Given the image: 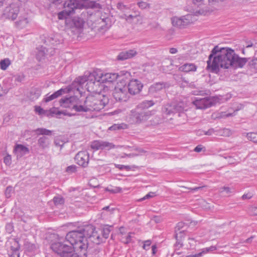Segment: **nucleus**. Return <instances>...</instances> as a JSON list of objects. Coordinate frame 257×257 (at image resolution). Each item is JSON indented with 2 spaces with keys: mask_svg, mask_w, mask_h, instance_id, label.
Segmentation results:
<instances>
[{
  "mask_svg": "<svg viewBox=\"0 0 257 257\" xmlns=\"http://www.w3.org/2000/svg\"><path fill=\"white\" fill-rule=\"evenodd\" d=\"M243 136H245L247 139L250 141H252L255 143H257V133L251 132L249 133H244L242 134Z\"/></svg>",
  "mask_w": 257,
  "mask_h": 257,
  "instance_id": "obj_32",
  "label": "nucleus"
},
{
  "mask_svg": "<svg viewBox=\"0 0 257 257\" xmlns=\"http://www.w3.org/2000/svg\"><path fill=\"white\" fill-rule=\"evenodd\" d=\"M154 102L153 100H144L140 103L139 104L137 105L136 108H138V109L145 110L151 106H152L154 105Z\"/></svg>",
  "mask_w": 257,
  "mask_h": 257,
  "instance_id": "obj_24",
  "label": "nucleus"
},
{
  "mask_svg": "<svg viewBox=\"0 0 257 257\" xmlns=\"http://www.w3.org/2000/svg\"><path fill=\"white\" fill-rule=\"evenodd\" d=\"M126 87L130 94L136 95L141 91L143 85L140 81L135 79L130 80Z\"/></svg>",
  "mask_w": 257,
  "mask_h": 257,
  "instance_id": "obj_12",
  "label": "nucleus"
},
{
  "mask_svg": "<svg viewBox=\"0 0 257 257\" xmlns=\"http://www.w3.org/2000/svg\"><path fill=\"white\" fill-rule=\"evenodd\" d=\"M110 232V230L109 227H104L102 231V234L103 235V237L104 239H106L109 237V234Z\"/></svg>",
  "mask_w": 257,
  "mask_h": 257,
  "instance_id": "obj_43",
  "label": "nucleus"
},
{
  "mask_svg": "<svg viewBox=\"0 0 257 257\" xmlns=\"http://www.w3.org/2000/svg\"><path fill=\"white\" fill-rule=\"evenodd\" d=\"M193 4L197 6L200 7L204 4V0H192Z\"/></svg>",
  "mask_w": 257,
  "mask_h": 257,
  "instance_id": "obj_54",
  "label": "nucleus"
},
{
  "mask_svg": "<svg viewBox=\"0 0 257 257\" xmlns=\"http://www.w3.org/2000/svg\"><path fill=\"white\" fill-rule=\"evenodd\" d=\"M250 65L253 66V67L257 69V58H253L250 62Z\"/></svg>",
  "mask_w": 257,
  "mask_h": 257,
  "instance_id": "obj_60",
  "label": "nucleus"
},
{
  "mask_svg": "<svg viewBox=\"0 0 257 257\" xmlns=\"http://www.w3.org/2000/svg\"><path fill=\"white\" fill-rule=\"evenodd\" d=\"M97 78L99 79V81H101L103 84L105 83H111L117 78L121 79L122 78H127L130 76V73L126 71H120L119 73H103L100 71H96Z\"/></svg>",
  "mask_w": 257,
  "mask_h": 257,
  "instance_id": "obj_8",
  "label": "nucleus"
},
{
  "mask_svg": "<svg viewBox=\"0 0 257 257\" xmlns=\"http://www.w3.org/2000/svg\"><path fill=\"white\" fill-rule=\"evenodd\" d=\"M4 163L6 165H10L11 161V157L10 155H7L4 158Z\"/></svg>",
  "mask_w": 257,
  "mask_h": 257,
  "instance_id": "obj_58",
  "label": "nucleus"
},
{
  "mask_svg": "<svg viewBox=\"0 0 257 257\" xmlns=\"http://www.w3.org/2000/svg\"><path fill=\"white\" fill-rule=\"evenodd\" d=\"M225 192L226 194H229L233 193L234 192V189L232 188H230L229 187H222L219 188V192L222 193Z\"/></svg>",
  "mask_w": 257,
  "mask_h": 257,
  "instance_id": "obj_36",
  "label": "nucleus"
},
{
  "mask_svg": "<svg viewBox=\"0 0 257 257\" xmlns=\"http://www.w3.org/2000/svg\"><path fill=\"white\" fill-rule=\"evenodd\" d=\"M71 22L73 23V25H74L75 28L78 29L82 28L84 25L83 20L78 17H74L73 21H71Z\"/></svg>",
  "mask_w": 257,
  "mask_h": 257,
  "instance_id": "obj_30",
  "label": "nucleus"
},
{
  "mask_svg": "<svg viewBox=\"0 0 257 257\" xmlns=\"http://www.w3.org/2000/svg\"><path fill=\"white\" fill-rule=\"evenodd\" d=\"M189 18L190 16L188 15L180 18L174 17L172 18V25L180 28H184L190 23Z\"/></svg>",
  "mask_w": 257,
  "mask_h": 257,
  "instance_id": "obj_14",
  "label": "nucleus"
},
{
  "mask_svg": "<svg viewBox=\"0 0 257 257\" xmlns=\"http://www.w3.org/2000/svg\"><path fill=\"white\" fill-rule=\"evenodd\" d=\"M200 204L203 209L206 210H209L211 208L209 204L204 200H202L200 201Z\"/></svg>",
  "mask_w": 257,
  "mask_h": 257,
  "instance_id": "obj_45",
  "label": "nucleus"
},
{
  "mask_svg": "<svg viewBox=\"0 0 257 257\" xmlns=\"http://www.w3.org/2000/svg\"><path fill=\"white\" fill-rule=\"evenodd\" d=\"M65 143V141L62 140V138L61 137H57L54 141L55 145L56 146L60 147L61 148L63 147Z\"/></svg>",
  "mask_w": 257,
  "mask_h": 257,
  "instance_id": "obj_38",
  "label": "nucleus"
},
{
  "mask_svg": "<svg viewBox=\"0 0 257 257\" xmlns=\"http://www.w3.org/2000/svg\"><path fill=\"white\" fill-rule=\"evenodd\" d=\"M90 7L92 9H101V5L99 3H93L91 4Z\"/></svg>",
  "mask_w": 257,
  "mask_h": 257,
  "instance_id": "obj_59",
  "label": "nucleus"
},
{
  "mask_svg": "<svg viewBox=\"0 0 257 257\" xmlns=\"http://www.w3.org/2000/svg\"><path fill=\"white\" fill-rule=\"evenodd\" d=\"M10 64L11 61L8 58H6L0 61L1 68L3 70H6Z\"/></svg>",
  "mask_w": 257,
  "mask_h": 257,
  "instance_id": "obj_34",
  "label": "nucleus"
},
{
  "mask_svg": "<svg viewBox=\"0 0 257 257\" xmlns=\"http://www.w3.org/2000/svg\"><path fill=\"white\" fill-rule=\"evenodd\" d=\"M14 152L22 156L29 152V149L23 145L18 144L14 149Z\"/></svg>",
  "mask_w": 257,
  "mask_h": 257,
  "instance_id": "obj_22",
  "label": "nucleus"
},
{
  "mask_svg": "<svg viewBox=\"0 0 257 257\" xmlns=\"http://www.w3.org/2000/svg\"><path fill=\"white\" fill-rule=\"evenodd\" d=\"M88 15L87 23L88 26L95 31L100 33L105 32L111 25L108 14H103L100 11H98L94 13L87 12Z\"/></svg>",
  "mask_w": 257,
  "mask_h": 257,
  "instance_id": "obj_4",
  "label": "nucleus"
},
{
  "mask_svg": "<svg viewBox=\"0 0 257 257\" xmlns=\"http://www.w3.org/2000/svg\"><path fill=\"white\" fill-rule=\"evenodd\" d=\"M216 249V247L215 246H211L209 247H206L202 249V250L200 253H201V255L202 254H205L208 253L210 251H212Z\"/></svg>",
  "mask_w": 257,
  "mask_h": 257,
  "instance_id": "obj_44",
  "label": "nucleus"
},
{
  "mask_svg": "<svg viewBox=\"0 0 257 257\" xmlns=\"http://www.w3.org/2000/svg\"><path fill=\"white\" fill-rule=\"evenodd\" d=\"M119 232L121 236H123L124 235H125V234H126V229L123 227H120Z\"/></svg>",
  "mask_w": 257,
  "mask_h": 257,
  "instance_id": "obj_63",
  "label": "nucleus"
},
{
  "mask_svg": "<svg viewBox=\"0 0 257 257\" xmlns=\"http://www.w3.org/2000/svg\"><path fill=\"white\" fill-rule=\"evenodd\" d=\"M29 23V20L27 17L20 18L19 20L16 22V25L18 28H23Z\"/></svg>",
  "mask_w": 257,
  "mask_h": 257,
  "instance_id": "obj_29",
  "label": "nucleus"
},
{
  "mask_svg": "<svg viewBox=\"0 0 257 257\" xmlns=\"http://www.w3.org/2000/svg\"><path fill=\"white\" fill-rule=\"evenodd\" d=\"M71 21H73V19L66 18L65 24H66V26L68 28H75L74 25H73V24L71 22Z\"/></svg>",
  "mask_w": 257,
  "mask_h": 257,
  "instance_id": "obj_48",
  "label": "nucleus"
},
{
  "mask_svg": "<svg viewBox=\"0 0 257 257\" xmlns=\"http://www.w3.org/2000/svg\"><path fill=\"white\" fill-rule=\"evenodd\" d=\"M37 144L39 148L44 150L49 147L50 141L48 137L42 136L38 139Z\"/></svg>",
  "mask_w": 257,
  "mask_h": 257,
  "instance_id": "obj_20",
  "label": "nucleus"
},
{
  "mask_svg": "<svg viewBox=\"0 0 257 257\" xmlns=\"http://www.w3.org/2000/svg\"><path fill=\"white\" fill-rule=\"evenodd\" d=\"M137 54V52L135 49H131L127 51L120 52L117 56V59L119 60H124L130 59Z\"/></svg>",
  "mask_w": 257,
  "mask_h": 257,
  "instance_id": "obj_19",
  "label": "nucleus"
},
{
  "mask_svg": "<svg viewBox=\"0 0 257 257\" xmlns=\"http://www.w3.org/2000/svg\"><path fill=\"white\" fill-rule=\"evenodd\" d=\"M77 167L75 165H71L67 167L66 169V172L68 173H73L76 171Z\"/></svg>",
  "mask_w": 257,
  "mask_h": 257,
  "instance_id": "obj_46",
  "label": "nucleus"
},
{
  "mask_svg": "<svg viewBox=\"0 0 257 257\" xmlns=\"http://www.w3.org/2000/svg\"><path fill=\"white\" fill-rule=\"evenodd\" d=\"M19 13V7L15 4H12L7 7L3 12V18L11 20L16 19Z\"/></svg>",
  "mask_w": 257,
  "mask_h": 257,
  "instance_id": "obj_10",
  "label": "nucleus"
},
{
  "mask_svg": "<svg viewBox=\"0 0 257 257\" xmlns=\"http://www.w3.org/2000/svg\"><path fill=\"white\" fill-rule=\"evenodd\" d=\"M117 7L118 9L122 10L126 8V6H125L122 3H118L117 5Z\"/></svg>",
  "mask_w": 257,
  "mask_h": 257,
  "instance_id": "obj_62",
  "label": "nucleus"
},
{
  "mask_svg": "<svg viewBox=\"0 0 257 257\" xmlns=\"http://www.w3.org/2000/svg\"><path fill=\"white\" fill-rule=\"evenodd\" d=\"M81 232L83 233V237L84 239L87 238L90 239L93 232L95 231V228L91 224H88L79 228Z\"/></svg>",
  "mask_w": 257,
  "mask_h": 257,
  "instance_id": "obj_18",
  "label": "nucleus"
},
{
  "mask_svg": "<svg viewBox=\"0 0 257 257\" xmlns=\"http://www.w3.org/2000/svg\"><path fill=\"white\" fill-rule=\"evenodd\" d=\"M139 16H140L139 12H137V13H136V14L135 15H129L127 16V15L124 14L121 16V18L122 19H125L127 21H129L130 20H133V19Z\"/></svg>",
  "mask_w": 257,
  "mask_h": 257,
  "instance_id": "obj_40",
  "label": "nucleus"
},
{
  "mask_svg": "<svg viewBox=\"0 0 257 257\" xmlns=\"http://www.w3.org/2000/svg\"><path fill=\"white\" fill-rule=\"evenodd\" d=\"M132 233L131 232H129L128 233L124 235L123 236H121L120 240L121 241L125 244L131 242L132 240Z\"/></svg>",
  "mask_w": 257,
  "mask_h": 257,
  "instance_id": "obj_35",
  "label": "nucleus"
},
{
  "mask_svg": "<svg viewBox=\"0 0 257 257\" xmlns=\"http://www.w3.org/2000/svg\"><path fill=\"white\" fill-rule=\"evenodd\" d=\"M77 81L80 85L83 84L85 82H87V77L86 76L79 77L77 79Z\"/></svg>",
  "mask_w": 257,
  "mask_h": 257,
  "instance_id": "obj_49",
  "label": "nucleus"
},
{
  "mask_svg": "<svg viewBox=\"0 0 257 257\" xmlns=\"http://www.w3.org/2000/svg\"><path fill=\"white\" fill-rule=\"evenodd\" d=\"M75 160L79 165L85 167L88 164L89 160V154L86 151L79 152L76 155Z\"/></svg>",
  "mask_w": 257,
  "mask_h": 257,
  "instance_id": "obj_15",
  "label": "nucleus"
},
{
  "mask_svg": "<svg viewBox=\"0 0 257 257\" xmlns=\"http://www.w3.org/2000/svg\"><path fill=\"white\" fill-rule=\"evenodd\" d=\"M138 5L142 9H146L150 7V5L145 2H140L138 3Z\"/></svg>",
  "mask_w": 257,
  "mask_h": 257,
  "instance_id": "obj_47",
  "label": "nucleus"
},
{
  "mask_svg": "<svg viewBox=\"0 0 257 257\" xmlns=\"http://www.w3.org/2000/svg\"><path fill=\"white\" fill-rule=\"evenodd\" d=\"M127 127V125L124 123L121 124H114L109 127V130L110 131H116L121 129H125Z\"/></svg>",
  "mask_w": 257,
  "mask_h": 257,
  "instance_id": "obj_33",
  "label": "nucleus"
},
{
  "mask_svg": "<svg viewBox=\"0 0 257 257\" xmlns=\"http://www.w3.org/2000/svg\"><path fill=\"white\" fill-rule=\"evenodd\" d=\"M247 62L246 58H241L229 48H220L216 46L212 50L207 61V68L212 72L219 68L242 67Z\"/></svg>",
  "mask_w": 257,
  "mask_h": 257,
  "instance_id": "obj_1",
  "label": "nucleus"
},
{
  "mask_svg": "<svg viewBox=\"0 0 257 257\" xmlns=\"http://www.w3.org/2000/svg\"><path fill=\"white\" fill-rule=\"evenodd\" d=\"M14 192V189L13 187L9 186L7 187L5 191V196L7 198L11 197L12 194Z\"/></svg>",
  "mask_w": 257,
  "mask_h": 257,
  "instance_id": "obj_39",
  "label": "nucleus"
},
{
  "mask_svg": "<svg viewBox=\"0 0 257 257\" xmlns=\"http://www.w3.org/2000/svg\"><path fill=\"white\" fill-rule=\"evenodd\" d=\"M202 150H203L204 151H205V147H202V145H198L197 146H196L194 151L196 152H197V153H199L201 151H202Z\"/></svg>",
  "mask_w": 257,
  "mask_h": 257,
  "instance_id": "obj_55",
  "label": "nucleus"
},
{
  "mask_svg": "<svg viewBox=\"0 0 257 257\" xmlns=\"http://www.w3.org/2000/svg\"><path fill=\"white\" fill-rule=\"evenodd\" d=\"M89 240L96 244H99L103 242V238L101 237L96 231L93 232Z\"/></svg>",
  "mask_w": 257,
  "mask_h": 257,
  "instance_id": "obj_26",
  "label": "nucleus"
},
{
  "mask_svg": "<svg viewBox=\"0 0 257 257\" xmlns=\"http://www.w3.org/2000/svg\"><path fill=\"white\" fill-rule=\"evenodd\" d=\"M128 93L126 85L123 82V78H122L115 86L113 96L116 101L125 102L129 98Z\"/></svg>",
  "mask_w": 257,
  "mask_h": 257,
  "instance_id": "obj_7",
  "label": "nucleus"
},
{
  "mask_svg": "<svg viewBox=\"0 0 257 257\" xmlns=\"http://www.w3.org/2000/svg\"><path fill=\"white\" fill-rule=\"evenodd\" d=\"M57 109L55 108H53L48 110L47 116H53L54 114L56 115V111Z\"/></svg>",
  "mask_w": 257,
  "mask_h": 257,
  "instance_id": "obj_52",
  "label": "nucleus"
},
{
  "mask_svg": "<svg viewBox=\"0 0 257 257\" xmlns=\"http://www.w3.org/2000/svg\"><path fill=\"white\" fill-rule=\"evenodd\" d=\"M186 104L182 101L172 102L164 105L162 108L163 116L168 121L173 119L172 117H177L174 124L179 125L185 123L187 115L184 113Z\"/></svg>",
  "mask_w": 257,
  "mask_h": 257,
  "instance_id": "obj_3",
  "label": "nucleus"
},
{
  "mask_svg": "<svg viewBox=\"0 0 257 257\" xmlns=\"http://www.w3.org/2000/svg\"><path fill=\"white\" fill-rule=\"evenodd\" d=\"M220 134L223 137H229L232 135V132L228 128H223L220 131Z\"/></svg>",
  "mask_w": 257,
  "mask_h": 257,
  "instance_id": "obj_42",
  "label": "nucleus"
},
{
  "mask_svg": "<svg viewBox=\"0 0 257 257\" xmlns=\"http://www.w3.org/2000/svg\"><path fill=\"white\" fill-rule=\"evenodd\" d=\"M53 201L55 205H61L64 203V200L63 197L61 196H56L53 198Z\"/></svg>",
  "mask_w": 257,
  "mask_h": 257,
  "instance_id": "obj_41",
  "label": "nucleus"
},
{
  "mask_svg": "<svg viewBox=\"0 0 257 257\" xmlns=\"http://www.w3.org/2000/svg\"><path fill=\"white\" fill-rule=\"evenodd\" d=\"M66 239L80 255H85L88 246V241L83 237L80 229L69 232Z\"/></svg>",
  "mask_w": 257,
  "mask_h": 257,
  "instance_id": "obj_5",
  "label": "nucleus"
},
{
  "mask_svg": "<svg viewBox=\"0 0 257 257\" xmlns=\"http://www.w3.org/2000/svg\"><path fill=\"white\" fill-rule=\"evenodd\" d=\"M91 148L95 150H110V149L115 148V145L111 143L106 141L101 140H96L92 142L91 144Z\"/></svg>",
  "mask_w": 257,
  "mask_h": 257,
  "instance_id": "obj_13",
  "label": "nucleus"
},
{
  "mask_svg": "<svg viewBox=\"0 0 257 257\" xmlns=\"http://www.w3.org/2000/svg\"><path fill=\"white\" fill-rule=\"evenodd\" d=\"M151 244V241L150 240H147L144 241V244L143 245V248L144 249L147 250L148 249V247L150 246Z\"/></svg>",
  "mask_w": 257,
  "mask_h": 257,
  "instance_id": "obj_57",
  "label": "nucleus"
},
{
  "mask_svg": "<svg viewBox=\"0 0 257 257\" xmlns=\"http://www.w3.org/2000/svg\"><path fill=\"white\" fill-rule=\"evenodd\" d=\"M64 92V90L63 89H61L50 95L47 94L44 98L43 101L45 102H49L61 95Z\"/></svg>",
  "mask_w": 257,
  "mask_h": 257,
  "instance_id": "obj_23",
  "label": "nucleus"
},
{
  "mask_svg": "<svg viewBox=\"0 0 257 257\" xmlns=\"http://www.w3.org/2000/svg\"><path fill=\"white\" fill-rule=\"evenodd\" d=\"M154 193L150 192L148 194H147L146 195H145L144 197L141 198L139 199L138 201H143L146 199H148L150 198H152L154 196Z\"/></svg>",
  "mask_w": 257,
  "mask_h": 257,
  "instance_id": "obj_51",
  "label": "nucleus"
},
{
  "mask_svg": "<svg viewBox=\"0 0 257 257\" xmlns=\"http://www.w3.org/2000/svg\"><path fill=\"white\" fill-rule=\"evenodd\" d=\"M197 66L193 63H185L179 67V70L185 72H194Z\"/></svg>",
  "mask_w": 257,
  "mask_h": 257,
  "instance_id": "obj_21",
  "label": "nucleus"
},
{
  "mask_svg": "<svg viewBox=\"0 0 257 257\" xmlns=\"http://www.w3.org/2000/svg\"><path fill=\"white\" fill-rule=\"evenodd\" d=\"M6 229L9 233H11L13 231V225L12 223H7L6 226Z\"/></svg>",
  "mask_w": 257,
  "mask_h": 257,
  "instance_id": "obj_53",
  "label": "nucleus"
},
{
  "mask_svg": "<svg viewBox=\"0 0 257 257\" xmlns=\"http://www.w3.org/2000/svg\"><path fill=\"white\" fill-rule=\"evenodd\" d=\"M41 94V90L38 88H34L32 89L30 93V99L34 101L38 99Z\"/></svg>",
  "mask_w": 257,
  "mask_h": 257,
  "instance_id": "obj_28",
  "label": "nucleus"
},
{
  "mask_svg": "<svg viewBox=\"0 0 257 257\" xmlns=\"http://www.w3.org/2000/svg\"><path fill=\"white\" fill-rule=\"evenodd\" d=\"M71 249H64L62 250V253L60 254L61 257H76V254L75 253V251H76L73 246L71 244Z\"/></svg>",
  "mask_w": 257,
  "mask_h": 257,
  "instance_id": "obj_25",
  "label": "nucleus"
},
{
  "mask_svg": "<svg viewBox=\"0 0 257 257\" xmlns=\"http://www.w3.org/2000/svg\"><path fill=\"white\" fill-rule=\"evenodd\" d=\"M170 87V84L167 82H160L152 84L149 88V92L154 94L158 93L163 89Z\"/></svg>",
  "mask_w": 257,
  "mask_h": 257,
  "instance_id": "obj_16",
  "label": "nucleus"
},
{
  "mask_svg": "<svg viewBox=\"0 0 257 257\" xmlns=\"http://www.w3.org/2000/svg\"><path fill=\"white\" fill-rule=\"evenodd\" d=\"M35 111L39 115L43 114L46 116H47V114L48 113V110L43 109L39 106H36L35 107Z\"/></svg>",
  "mask_w": 257,
  "mask_h": 257,
  "instance_id": "obj_37",
  "label": "nucleus"
},
{
  "mask_svg": "<svg viewBox=\"0 0 257 257\" xmlns=\"http://www.w3.org/2000/svg\"><path fill=\"white\" fill-rule=\"evenodd\" d=\"M152 115L149 110H142L135 108L131 110L130 118L133 122L140 123L148 120Z\"/></svg>",
  "mask_w": 257,
  "mask_h": 257,
  "instance_id": "obj_9",
  "label": "nucleus"
},
{
  "mask_svg": "<svg viewBox=\"0 0 257 257\" xmlns=\"http://www.w3.org/2000/svg\"><path fill=\"white\" fill-rule=\"evenodd\" d=\"M249 212L251 215L257 216V207L251 206L249 207Z\"/></svg>",
  "mask_w": 257,
  "mask_h": 257,
  "instance_id": "obj_50",
  "label": "nucleus"
},
{
  "mask_svg": "<svg viewBox=\"0 0 257 257\" xmlns=\"http://www.w3.org/2000/svg\"><path fill=\"white\" fill-rule=\"evenodd\" d=\"M35 132L38 135H45L51 136L52 135V131L44 128H38L35 130Z\"/></svg>",
  "mask_w": 257,
  "mask_h": 257,
  "instance_id": "obj_31",
  "label": "nucleus"
},
{
  "mask_svg": "<svg viewBox=\"0 0 257 257\" xmlns=\"http://www.w3.org/2000/svg\"><path fill=\"white\" fill-rule=\"evenodd\" d=\"M61 114H63L65 115H68V116H71L72 114L69 113H66L65 111H61L57 110L56 111V115H59Z\"/></svg>",
  "mask_w": 257,
  "mask_h": 257,
  "instance_id": "obj_64",
  "label": "nucleus"
},
{
  "mask_svg": "<svg viewBox=\"0 0 257 257\" xmlns=\"http://www.w3.org/2000/svg\"><path fill=\"white\" fill-rule=\"evenodd\" d=\"M61 106L74 110L76 112L99 111L108 103V98L104 94L88 96L83 104H80L78 99L74 96L61 98Z\"/></svg>",
  "mask_w": 257,
  "mask_h": 257,
  "instance_id": "obj_2",
  "label": "nucleus"
},
{
  "mask_svg": "<svg viewBox=\"0 0 257 257\" xmlns=\"http://www.w3.org/2000/svg\"><path fill=\"white\" fill-rule=\"evenodd\" d=\"M99 79L97 78L96 71L90 73L87 77L86 89L88 91L94 93V95L103 94L105 88L104 84H103Z\"/></svg>",
  "mask_w": 257,
  "mask_h": 257,
  "instance_id": "obj_6",
  "label": "nucleus"
},
{
  "mask_svg": "<svg viewBox=\"0 0 257 257\" xmlns=\"http://www.w3.org/2000/svg\"><path fill=\"white\" fill-rule=\"evenodd\" d=\"M15 242L16 243V246H11V249L12 251V253L10 254V257H20L19 250L20 249V245L18 240L16 239Z\"/></svg>",
  "mask_w": 257,
  "mask_h": 257,
  "instance_id": "obj_27",
  "label": "nucleus"
},
{
  "mask_svg": "<svg viewBox=\"0 0 257 257\" xmlns=\"http://www.w3.org/2000/svg\"><path fill=\"white\" fill-rule=\"evenodd\" d=\"M193 103L197 108L204 109L212 106L214 104V100L210 97L196 98Z\"/></svg>",
  "mask_w": 257,
  "mask_h": 257,
  "instance_id": "obj_11",
  "label": "nucleus"
},
{
  "mask_svg": "<svg viewBox=\"0 0 257 257\" xmlns=\"http://www.w3.org/2000/svg\"><path fill=\"white\" fill-rule=\"evenodd\" d=\"M214 132H215V131L213 128H210V129L208 130L207 131L204 132V134L205 135H207V136H211Z\"/></svg>",
  "mask_w": 257,
  "mask_h": 257,
  "instance_id": "obj_61",
  "label": "nucleus"
},
{
  "mask_svg": "<svg viewBox=\"0 0 257 257\" xmlns=\"http://www.w3.org/2000/svg\"><path fill=\"white\" fill-rule=\"evenodd\" d=\"M51 247L52 249L60 255L61 253H62V250L64 249H71V246L65 243V242H56L54 243H53L51 244Z\"/></svg>",
  "mask_w": 257,
  "mask_h": 257,
  "instance_id": "obj_17",
  "label": "nucleus"
},
{
  "mask_svg": "<svg viewBox=\"0 0 257 257\" xmlns=\"http://www.w3.org/2000/svg\"><path fill=\"white\" fill-rule=\"evenodd\" d=\"M45 51L44 50H40L39 51L38 54H37V58L38 59H39V60H41V58H42L45 56Z\"/></svg>",
  "mask_w": 257,
  "mask_h": 257,
  "instance_id": "obj_56",
  "label": "nucleus"
}]
</instances>
